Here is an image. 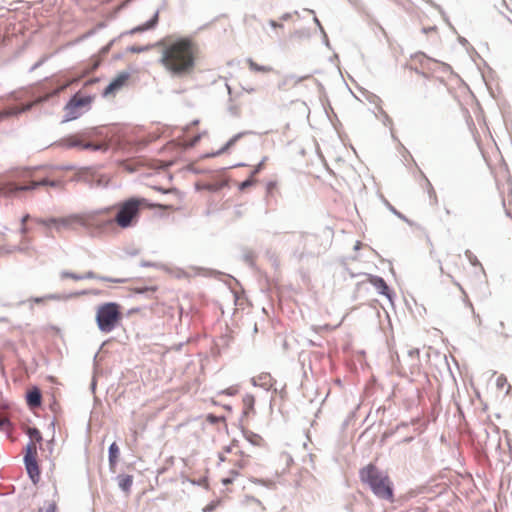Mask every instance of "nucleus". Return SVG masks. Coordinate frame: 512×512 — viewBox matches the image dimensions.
<instances>
[{"label": "nucleus", "mask_w": 512, "mask_h": 512, "mask_svg": "<svg viewBox=\"0 0 512 512\" xmlns=\"http://www.w3.org/2000/svg\"><path fill=\"white\" fill-rule=\"evenodd\" d=\"M370 283L383 295H388V286L386 282L377 276L370 278Z\"/></svg>", "instance_id": "obj_20"}, {"label": "nucleus", "mask_w": 512, "mask_h": 512, "mask_svg": "<svg viewBox=\"0 0 512 512\" xmlns=\"http://www.w3.org/2000/svg\"><path fill=\"white\" fill-rule=\"evenodd\" d=\"M120 320V306L117 303L109 302L98 307L96 321L101 331L111 332Z\"/></svg>", "instance_id": "obj_6"}, {"label": "nucleus", "mask_w": 512, "mask_h": 512, "mask_svg": "<svg viewBox=\"0 0 512 512\" xmlns=\"http://www.w3.org/2000/svg\"><path fill=\"white\" fill-rule=\"evenodd\" d=\"M243 404V416L249 417L251 414L255 413L254 405H255V397L252 394H246L242 398Z\"/></svg>", "instance_id": "obj_14"}, {"label": "nucleus", "mask_w": 512, "mask_h": 512, "mask_svg": "<svg viewBox=\"0 0 512 512\" xmlns=\"http://www.w3.org/2000/svg\"><path fill=\"white\" fill-rule=\"evenodd\" d=\"M248 68L255 73H271L273 71V67L270 65H260L253 59L249 58L246 60Z\"/></svg>", "instance_id": "obj_16"}, {"label": "nucleus", "mask_w": 512, "mask_h": 512, "mask_svg": "<svg viewBox=\"0 0 512 512\" xmlns=\"http://www.w3.org/2000/svg\"><path fill=\"white\" fill-rule=\"evenodd\" d=\"M133 484V476L131 475H119L118 485L126 493L129 494Z\"/></svg>", "instance_id": "obj_19"}, {"label": "nucleus", "mask_w": 512, "mask_h": 512, "mask_svg": "<svg viewBox=\"0 0 512 512\" xmlns=\"http://www.w3.org/2000/svg\"><path fill=\"white\" fill-rule=\"evenodd\" d=\"M91 102L92 97L75 94L64 108V122H68L80 117L83 114L84 109L90 106Z\"/></svg>", "instance_id": "obj_9"}, {"label": "nucleus", "mask_w": 512, "mask_h": 512, "mask_svg": "<svg viewBox=\"0 0 512 512\" xmlns=\"http://www.w3.org/2000/svg\"><path fill=\"white\" fill-rule=\"evenodd\" d=\"M119 458V447L113 442L109 447V464L114 467L117 464Z\"/></svg>", "instance_id": "obj_21"}, {"label": "nucleus", "mask_w": 512, "mask_h": 512, "mask_svg": "<svg viewBox=\"0 0 512 512\" xmlns=\"http://www.w3.org/2000/svg\"><path fill=\"white\" fill-rule=\"evenodd\" d=\"M41 392L38 388L34 387L27 393V404L31 408H36L41 405Z\"/></svg>", "instance_id": "obj_15"}, {"label": "nucleus", "mask_w": 512, "mask_h": 512, "mask_svg": "<svg viewBox=\"0 0 512 512\" xmlns=\"http://www.w3.org/2000/svg\"><path fill=\"white\" fill-rule=\"evenodd\" d=\"M207 419H208L210 422H212V423H214V422H216V421H217V418H216L215 416H213V415H209V416L207 417Z\"/></svg>", "instance_id": "obj_38"}, {"label": "nucleus", "mask_w": 512, "mask_h": 512, "mask_svg": "<svg viewBox=\"0 0 512 512\" xmlns=\"http://www.w3.org/2000/svg\"><path fill=\"white\" fill-rule=\"evenodd\" d=\"M255 439H250V441L255 445H260L263 439L260 436H254Z\"/></svg>", "instance_id": "obj_34"}, {"label": "nucleus", "mask_w": 512, "mask_h": 512, "mask_svg": "<svg viewBox=\"0 0 512 512\" xmlns=\"http://www.w3.org/2000/svg\"><path fill=\"white\" fill-rule=\"evenodd\" d=\"M216 507V504L210 503L204 508V512H210L213 511Z\"/></svg>", "instance_id": "obj_35"}, {"label": "nucleus", "mask_w": 512, "mask_h": 512, "mask_svg": "<svg viewBox=\"0 0 512 512\" xmlns=\"http://www.w3.org/2000/svg\"><path fill=\"white\" fill-rule=\"evenodd\" d=\"M219 459L221 462H228L233 465L232 470L243 469L248 465L249 459L237 446L226 448L220 455Z\"/></svg>", "instance_id": "obj_10"}, {"label": "nucleus", "mask_w": 512, "mask_h": 512, "mask_svg": "<svg viewBox=\"0 0 512 512\" xmlns=\"http://www.w3.org/2000/svg\"><path fill=\"white\" fill-rule=\"evenodd\" d=\"M129 75L127 73L119 74L115 79H113L110 84L104 90V96L112 95L119 91L127 82Z\"/></svg>", "instance_id": "obj_13"}, {"label": "nucleus", "mask_w": 512, "mask_h": 512, "mask_svg": "<svg viewBox=\"0 0 512 512\" xmlns=\"http://www.w3.org/2000/svg\"><path fill=\"white\" fill-rule=\"evenodd\" d=\"M149 46H131L128 48L129 52L132 53H141L149 50Z\"/></svg>", "instance_id": "obj_26"}, {"label": "nucleus", "mask_w": 512, "mask_h": 512, "mask_svg": "<svg viewBox=\"0 0 512 512\" xmlns=\"http://www.w3.org/2000/svg\"><path fill=\"white\" fill-rule=\"evenodd\" d=\"M35 222L47 228H54L57 232H62L65 230L75 229L78 226H82V216L70 215L60 218H37L35 219Z\"/></svg>", "instance_id": "obj_8"}, {"label": "nucleus", "mask_w": 512, "mask_h": 512, "mask_svg": "<svg viewBox=\"0 0 512 512\" xmlns=\"http://www.w3.org/2000/svg\"><path fill=\"white\" fill-rule=\"evenodd\" d=\"M254 182H255V181H254L253 177L251 176V178H250V179H247L246 181L242 182V183L239 185V189L243 191V190H245L246 188H248V187L252 186V185L254 184Z\"/></svg>", "instance_id": "obj_27"}, {"label": "nucleus", "mask_w": 512, "mask_h": 512, "mask_svg": "<svg viewBox=\"0 0 512 512\" xmlns=\"http://www.w3.org/2000/svg\"><path fill=\"white\" fill-rule=\"evenodd\" d=\"M60 277L62 279L70 278L75 281L84 280V279H99L101 281L113 282V283H124L126 281L125 279H114V278H110V277H100V276H97L93 271H88L84 274H77V273H73V272L63 271V272H61Z\"/></svg>", "instance_id": "obj_11"}, {"label": "nucleus", "mask_w": 512, "mask_h": 512, "mask_svg": "<svg viewBox=\"0 0 512 512\" xmlns=\"http://www.w3.org/2000/svg\"><path fill=\"white\" fill-rule=\"evenodd\" d=\"M289 17H290V15H289V14H285V15L283 16V19H288Z\"/></svg>", "instance_id": "obj_40"}, {"label": "nucleus", "mask_w": 512, "mask_h": 512, "mask_svg": "<svg viewBox=\"0 0 512 512\" xmlns=\"http://www.w3.org/2000/svg\"><path fill=\"white\" fill-rule=\"evenodd\" d=\"M230 473H231L230 477H226V478L222 479V483L224 485L231 484L233 482V480L239 475V472L237 470H231Z\"/></svg>", "instance_id": "obj_25"}, {"label": "nucleus", "mask_w": 512, "mask_h": 512, "mask_svg": "<svg viewBox=\"0 0 512 512\" xmlns=\"http://www.w3.org/2000/svg\"><path fill=\"white\" fill-rule=\"evenodd\" d=\"M67 145L69 147H80L82 149V145L84 144L83 139L79 135H72L66 139Z\"/></svg>", "instance_id": "obj_23"}, {"label": "nucleus", "mask_w": 512, "mask_h": 512, "mask_svg": "<svg viewBox=\"0 0 512 512\" xmlns=\"http://www.w3.org/2000/svg\"><path fill=\"white\" fill-rule=\"evenodd\" d=\"M478 263H479V262H478V260H477V259H475V261H473V264H474V265H477Z\"/></svg>", "instance_id": "obj_41"}, {"label": "nucleus", "mask_w": 512, "mask_h": 512, "mask_svg": "<svg viewBox=\"0 0 512 512\" xmlns=\"http://www.w3.org/2000/svg\"><path fill=\"white\" fill-rule=\"evenodd\" d=\"M263 165H264V161L260 162V163L256 166V168L254 169V171L252 172V175H251V176H252V177H254V175H256V174H257V173L262 169Z\"/></svg>", "instance_id": "obj_33"}, {"label": "nucleus", "mask_w": 512, "mask_h": 512, "mask_svg": "<svg viewBox=\"0 0 512 512\" xmlns=\"http://www.w3.org/2000/svg\"><path fill=\"white\" fill-rule=\"evenodd\" d=\"M223 394H226V395H229V396H234L238 393V387L237 386H231L227 389H225L224 391H222Z\"/></svg>", "instance_id": "obj_29"}, {"label": "nucleus", "mask_w": 512, "mask_h": 512, "mask_svg": "<svg viewBox=\"0 0 512 512\" xmlns=\"http://www.w3.org/2000/svg\"><path fill=\"white\" fill-rule=\"evenodd\" d=\"M267 193L272 194L275 190H277V182L276 181H269L266 186Z\"/></svg>", "instance_id": "obj_28"}, {"label": "nucleus", "mask_w": 512, "mask_h": 512, "mask_svg": "<svg viewBox=\"0 0 512 512\" xmlns=\"http://www.w3.org/2000/svg\"><path fill=\"white\" fill-rule=\"evenodd\" d=\"M157 290V287L156 286H151V287H147V286H143V287H135V288H132V291H134L135 293H145V292H155Z\"/></svg>", "instance_id": "obj_24"}, {"label": "nucleus", "mask_w": 512, "mask_h": 512, "mask_svg": "<svg viewBox=\"0 0 512 512\" xmlns=\"http://www.w3.org/2000/svg\"><path fill=\"white\" fill-rule=\"evenodd\" d=\"M31 106H32V104H28V105L21 106V107L20 106L10 107V108L0 112V118L18 115V114L30 109Z\"/></svg>", "instance_id": "obj_18"}, {"label": "nucleus", "mask_w": 512, "mask_h": 512, "mask_svg": "<svg viewBox=\"0 0 512 512\" xmlns=\"http://www.w3.org/2000/svg\"><path fill=\"white\" fill-rule=\"evenodd\" d=\"M112 212L113 207H109L87 214H81L82 226L96 228L101 231L108 230L116 225V221L113 220L114 215H112Z\"/></svg>", "instance_id": "obj_7"}, {"label": "nucleus", "mask_w": 512, "mask_h": 512, "mask_svg": "<svg viewBox=\"0 0 512 512\" xmlns=\"http://www.w3.org/2000/svg\"><path fill=\"white\" fill-rule=\"evenodd\" d=\"M443 264L449 272L459 273L463 265V261L460 254L449 253L444 258Z\"/></svg>", "instance_id": "obj_12"}, {"label": "nucleus", "mask_w": 512, "mask_h": 512, "mask_svg": "<svg viewBox=\"0 0 512 512\" xmlns=\"http://www.w3.org/2000/svg\"><path fill=\"white\" fill-rule=\"evenodd\" d=\"M57 174V169L46 166L15 169L11 172V177L20 180L21 184H0V193L10 194L17 191L35 190L39 187L61 188L63 181Z\"/></svg>", "instance_id": "obj_2"}, {"label": "nucleus", "mask_w": 512, "mask_h": 512, "mask_svg": "<svg viewBox=\"0 0 512 512\" xmlns=\"http://www.w3.org/2000/svg\"><path fill=\"white\" fill-rule=\"evenodd\" d=\"M360 479L367 484L374 495L388 502H394V488L388 474L380 471L374 464H368L360 470Z\"/></svg>", "instance_id": "obj_4"}, {"label": "nucleus", "mask_w": 512, "mask_h": 512, "mask_svg": "<svg viewBox=\"0 0 512 512\" xmlns=\"http://www.w3.org/2000/svg\"><path fill=\"white\" fill-rule=\"evenodd\" d=\"M239 137H240V135H236V136H234L232 139H230V140L227 142V144H226V146L224 147V149H223V150H226V149L230 148V147H231V146L236 142V140H237Z\"/></svg>", "instance_id": "obj_32"}, {"label": "nucleus", "mask_w": 512, "mask_h": 512, "mask_svg": "<svg viewBox=\"0 0 512 512\" xmlns=\"http://www.w3.org/2000/svg\"><path fill=\"white\" fill-rule=\"evenodd\" d=\"M112 207L113 211L116 210L113 220L116 221V225L122 229L134 226L139 220L141 211L146 208H168V206L161 204L150 205L145 198L137 197L128 198Z\"/></svg>", "instance_id": "obj_3"}, {"label": "nucleus", "mask_w": 512, "mask_h": 512, "mask_svg": "<svg viewBox=\"0 0 512 512\" xmlns=\"http://www.w3.org/2000/svg\"><path fill=\"white\" fill-rule=\"evenodd\" d=\"M29 232V228L27 226V224H21V228H20V233L22 235V237H27V234Z\"/></svg>", "instance_id": "obj_30"}, {"label": "nucleus", "mask_w": 512, "mask_h": 512, "mask_svg": "<svg viewBox=\"0 0 512 512\" xmlns=\"http://www.w3.org/2000/svg\"><path fill=\"white\" fill-rule=\"evenodd\" d=\"M56 297L53 296V295H48V296H45V297H38V298H35L34 299V302L36 303H42L45 299H48V300H51V299H55Z\"/></svg>", "instance_id": "obj_31"}, {"label": "nucleus", "mask_w": 512, "mask_h": 512, "mask_svg": "<svg viewBox=\"0 0 512 512\" xmlns=\"http://www.w3.org/2000/svg\"><path fill=\"white\" fill-rule=\"evenodd\" d=\"M269 24L273 27V28H282V25L277 23L275 20H271L269 22Z\"/></svg>", "instance_id": "obj_36"}, {"label": "nucleus", "mask_w": 512, "mask_h": 512, "mask_svg": "<svg viewBox=\"0 0 512 512\" xmlns=\"http://www.w3.org/2000/svg\"><path fill=\"white\" fill-rule=\"evenodd\" d=\"M155 47L159 50V63L171 76L183 78L195 70L200 50L193 38L168 36Z\"/></svg>", "instance_id": "obj_1"}, {"label": "nucleus", "mask_w": 512, "mask_h": 512, "mask_svg": "<svg viewBox=\"0 0 512 512\" xmlns=\"http://www.w3.org/2000/svg\"><path fill=\"white\" fill-rule=\"evenodd\" d=\"M108 143L103 141L100 143H93V142H84L82 145V149L85 150H107L108 149Z\"/></svg>", "instance_id": "obj_22"}, {"label": "nucleus", "mask_w": 512, "mask_h": 512, "mask_svg": "<svg viewBox=\"0 0 512 512\" xmlns=\"http://www.w3.org/2000/svg\"><path fill=\"white\" fill-rule=\"evenodd\" d=\"M29 219H30L29 214L24 215L21 219V224H26Z\"/></svg>", "instance_id": "obj_37"}, {"label": "nucleus", "mask_w": 512, "mask_h": 512, "mask_svg": "<svg viewBox=\"0 0 512 512\" xmlns=\"http://www.w3.org/2000/svg\"><path fill=\"white\" fill-rule=\"evenodd\" d=\"M56 508L54 505H51L46 512H55Z\"/></svg>", "instance_id": "obj_39"}, {"label": "nucleus", "mask_w": 512, "mask_h": 512, "mask_svg": "<svg viewBox=\"0 0 512 512\" xmlns=\"http://www.w3.org/2000/svg\"><path fill=\"white\" fill-rule=\"evenodd\" d=\"M158 19H159V12L157 11L154 16L152 17V19L148 22H146L145 24L143 25H140V26H137L135 28H133L130 33L131 34H134V33H139V32H143V31H146V30H149V29H152L156 26V24L158 23Z\"/></svg>", "instance_id": "obj_17"}, {"label": "nucleus", "mask_w": 512, "mask_h": 512, "mask_svg": "<svg viewBox=\"0 0 512 512\" xmlns=\"http://www.w3.org/2000/svg\"><path fill=\"white\" fill-rule=\"evenodd\" d=\"M26 434L29 436L30 441L27 443L24 452V464L26 471L34 484L40 480V468L38 465V450L37 444L43 440L41 432L35 427H28Z\"/></svg>", "instance_id": "obj_5"}]
</instances>
